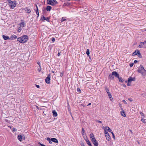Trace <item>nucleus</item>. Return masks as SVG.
<instances>
[{"mask_svg":"<svg viewBox=\"0 0 146 146\" xmlns=\"http://www.w3.org/2000/svg\"><path fill=\"white\" fill-rule=\"evenodd\" d=\"M28 39V37L27 35H24L23 36L17 38V41L21 43H25Z\"/></svg>","mask_w":146,"mask_h":146,"instance_id":"1","label":"nucleus"},{"mask_svg":"<svg viewBox=\"0 0 146 146\" xmlns=\"http://www.w3.org/2000/svg\"><path fill=\"white\" fill-rule=\"evenodd\" d=\"M138 72L140 73L142 75L145 76L146 75V70H145L144 67L141 65L138 69Z\"/></svg>","mask_w":146,"mask_h":146,"instance_id":"2","label":"nucleus"},{"mask_svg":"<svg viewBox=\"0 0 146 146\" xmlns=\"http://www.w3.org/2000/svg\"><path fill=\"white\" fill-rule=\"evenodd\" d=\"M9 3V5L10 6L11 8L13 9L16 5V2L15 1H12L11 0H8V1Z\"/></svg>","mask_w":146,"mask_h":146,"instance_id":"3","label":"nucleus"},{"mask_svg":"<svg viewBox=\"0 0 146 146\" xmlns=\"http://www.w3.org/2000/svg\"><path fill=\"white\" fill-rule=\"evenodd\" d=\"M47 3L52 6H54L58 3L56 0H47Z\"/></svg>","mask_w":146,"mask_h":146,"instance_id":"4","label":"nucleus"},{"mask_svg":"<svg viewBox=\"0 0 146 146\" xmlns=\"http://www.w3.org/2000/svg\"><path fill=\"white\" fill-rule=\"evenodd\" d=\"M47 140L48 141L49 143L51 144L52 143V141L54 142V143H58V141L57 139L55 138H52L51 139L49 137L47 138Z\"/></svg>","mask_w":146,"mask_h":146,"instance_id":"5","label":"nucleus"},{"mask_svg":"<svg viewBox=\"0 0 146 146\" xmlns=\"http://www.w3.org/2000/svg\"><path fill=\"white\" fill-rule=\"evenodd\" d=\"M146 45V40L143 42H140L139 45V47L140 48H142L143 46Z\"/></svg>","mask_w":146,"mask_h":146,"instance_id":"6","label":"nucleus"},{"mask_svg":"<svg viewBox=\"0 0 146 146\" xmlns=\"http://www.w3.org/2000/svg\"><path fill=\"white\" fill-rule=\"evenodd\" d=\"M50 74H49L48 76L46 77V83L50 84Z\"/></svg>","mask_w":146,"mask_h":146,"instance_id":"7","label":"nucleus"},{"mask_svg":"<svg viewBox=\"0 0 146 146\" xmlns=\"http://www.w3.org/2000/svg\"><path fill=\"white\" fill-rule=\"evenodd\" d=\"M112 74L113 76H114L115 77H117V78H119V74H118L115 71H113L112 72Z\"/></svg>","mask_w":146,"mask_h":146,"instance_id":"8","label":"nucleus"},{"mask_svg":"<svg viewBox=\"0 0 146 146\" xmlns=\"http://www.w3.org/2000/svg\"><path fill=\"white\" fill-rule=\"evenodd\" d=\"M135 77L132 78L131 77H129L128 78V82L129 83L131 82L132 81H135Z\"/></svg>","mask_w":146,"mask_h":146,"instance_id":"9","label":"nucleus"},{"mask_svg":"<svg viewBox=\"0 0 146 146\" xmlns=\"http://www.w3.org/2000/svg\"><path fill=\"white\" fill-rule=\"evenodd\" d=\"M105 136L106 137V139L108 141H110V140L111 137H110V136L109 135V134H107V135H105Z\"/></svg>","mask_w":146,"mask_h":146,"instance_id":"10","label":"nucleus"},{"mask_svg":"<svg viewBox=\"0 0 146 146\" xmlns=\"http://www.w3.org/2000/svg\"><path fill=\"white\" fill-rule=\"evenodd\" d=\"M121 110L123 111H121V115L124 117H125L126 116V115L125 113L123 110V108H121Z\"/></svg>","mask_w":146,"mask_h":146,"instance_id":"11","label":"nucleus"},{"mask_svg":"<svg viewBox=\"0 0 146 146\" xmlns=\"http://www.w3.org/2000/svg\"><path fill=\"white\" fill-rule=\"evenodd\" d=\"M36 9H35V10L36 12V14L38 15V17L39 16V12H38V8L37 7V6L36 5Z\"/></svg>","mask_w":146,"mask_h":146,"instance_id":"12","label":"nucleus"},{"mask_svg":"<svg viewBox=\"0 0 146 146\" xmlns=\"http://www.w3.org/2000/svg\"><path fill=\"white\" fill-rule=\"evenodd\" d=\"M3 38L5 40H7L9 39L10 38L7 36L3 35Z\"/></svg>","mask_w":146,"mask_h":146,"instance_id":"13","label":"nucleus"},{"mask_svg":"<svg viewBox=\"0 0 146 146\" xmlns=\"http://www.w3.org/2000/svg\"><path fill=\"white\" fill-rule=\"evenodd\" d=\"M139 51L138 50H136L133 54L132 56H134L136 55H137L139 52Z\"/></svg>","mask_w":146,"mask_h":146,"instance_id":"14","label":"nucleus"},{"mask_svg":"<svg viewBox=\"0 0 146 146\" xmlns=\"http://www.w3.org/2000/svg\"><path fill=\"white\" fill-rule=\"evenodd\" d=\"M17 38V36L16 35H14L11 36L10 38V39H11L13 40V39H16Z\"/></svg>","mask_w":146,"mask_h":146,"instance_id":"15","label":"nucleus"},{"mask_svg":"<svg viewBox=\"0 0 146 146\" xmlns=\"http://www.w3.org/2000/svg\"><path fill=\"white\" fill-rule=\"evenodd\" d=\"M52 7L50 6H48L46 7V10L48 11H50L52 9Z\"/></svg>","mask_w":146,"mask_h":146,"instance_id":"16","label":"nucleus"},{"mask_svg":"<svg viewBox=\"0 0 146 146\" xmlns=\"http://www.w3.org/2000/svg\"><path fill=\"white\" fill-rule=\"evenodd\" d=\"M52 112L54 116L56 117L57 116V114L56 111L55 110H53Z\"/></svg>","mask_w":146,"mask_h":146,"instance_id":"17","label":"nucleus"},{"mask_svg":"<svg viewBox=\"0 0 146 146\" xmlns=\"http://www.w3.org/2000/svg\"><path fill=\"white\" fill-rule=\"evenodd\" d=\"M108 95L109 97V98L110 99V100L112 101L113 100V98L112 97V96L111 95V94L110 93H108Z\"/></svg>","mask_w":146,"mask_h":146,"instance_id":"18","label":"nucleus"},{"mask_svg":"<svg viewBox=\"0 0 146 146\" xmlns=\"http://www.w3.org/2000/svg\"><path fill=\"white\" fill-rule=\"evenodd\" d=\"M82 134L83 137L85 136V133L84 129L83 128H82Z\"/></svg>","mask_w":146,"mask_h":146,"instance_id":"19","label":"nucleus"},{"mask_svg":"<svg viewBox=\"0 0 146 146\" xmlns=\"http://www.w3.org/2000/svg\"><path fill=\"white\" fill-rule=\"evenodd\" d=\"M20 27H25V24L24 22H21L19 24Z\"/></svg>","mask_w":146,"mask_h":146,"instance_id":"20","label":"nucleus"},{"mask_svg":"<svg viewBox=\"0 0 146 146\" xmlns=\"http://www.w3.org/2000/svg\"><path fill=\"white\" fill-rule=\"evenodd\" d=\"M113 76V75H112V74H110L109 76V78L111 80L114 79V77Z\"/></svg>","mask_w":146,"mask_h":146,"instance_id":"21","label":"nucleus"},{"mask_svg":"<svg viewBox=\"0 0 146 146\" xmlns=\"http://www.w3.org/2000/svg\"><path fill=\"white\" fill-rule=\"evenodd\" d=\"M105 129L108 130V131L111 132L112 131L108 127H106L105 128Z\"/></svg>","mask_w":146,"mask_h":146,"instance_id":"22","label":"nucleus"},{"mask_svg":"<svg viewBox=\"0 0 146 146\" xmlns=\"http://www.w3.org/2000/svg\"><path fill=\"white\" fill-rule=\"evenodd\" d=\"M93 144H94L95 146H98V142L96 140L94 141V142H92Z\"/></svg>","mask_w":146,"mask_h":146,"instance_id":"23","label":"nucleus"},{"mask_svg":"<svg viewBox=\"0 0 146 146\" xmlns=\"http://www.w3.org/2000/svg\"><path fill=\"white\" fill-rule=\"evenodd\" d=\"M17 138L20 141H21L22 139V136L19 135L18 136Z\"/></svg>","mask_w":146,"mask_h":146,"instance_id":"24","label":"nucleus"},{"mask_svg":"<svg viewBox=\"0 0 146 146\" xmlns=\"http://www.w3.org/2000/svg\"><path fill=\"white\" fill-rule=\"evenodd\" d=\"M26 12V13H30L31 12V11L30 9H29L28 8H27L25 10Z\"/></svg>","mask_w":146,"mask_h":146,"instance_id":"25","label":"nucleus"},{"mask_svg":"<svg viewBox=\"0 0 146 146\" xmlns=\"http://www.w3.org/2000/svg\"><path fill=\"white\" fill-rule=\"evenodd\" d=\"M90 136L91 139L95 137L94 134L92 133L90 134Z\"/></svg>","mask_w":146,"mask_h":146,"instance_id":"26","label":"nucleus"},{"mask_svg":"<svg viewBox=\"0 0 146 146\" xmlns=\"http://www.w3.org/2000/svg\"><path fill=\"white\" fill-rule=\"evenodd\" d=\"M118 78L119 79V82H123L124 81L122 78L121 77L120 78L119 77V78Z\"/></svg>","mask_w":146,"mask_h":146,"instance_id":"27","label":"nucleus"},{"mask_svg":"<svg viewBox=\"0 0 146 146\" xmlns=\"http://www.w3.org/2000/svg\"><path fill=\"white\" fill-rule=\"evenodd\" d=\"M86 54L88 55V56H89V54H90V50L89 49H87L86 50Z\"/></svg>","mask_w":146,"mask_h":146,"instance_id":"28","label":"nucleus"},{"mask_svg":"<svg viewBox=\"0 0 146 146\" xmlns=\"http://www.w3.org/2000/svg\"><path fill=\"white\" fill-rule=\"evenodd\" d=\"M137 55L138 56L139 58H142V55H141V54L140 53V51H139V53H138V54Z\"/></svg>","mask_w":146,"mask_h":146,"instance_id":"29","label":"nucleus"},{"mask_svg":"<svg viewBox=\"0 0 146 146\" xmlns=\"http://www.w3.org/2000/svg\"><path fill=\"white\" fill-rule=\"evenodd\" d=\"M86 143H87V144L89 145H90V144H91V143L90 142V141H89V140L88 139H87L86 140Z\"/></svg>","mask_w":146,"mask_h":146,"instance_id":"30","label":"nucleus"},{"mask_svg":"<svg viewBox=\"0 0 146 146\" xmlns=\"http://www.w3.org/2000/svg\"><path fill=\"white\" fill-rule=\"evenodd\" d=\"M91 140L92 141V142H94V141H95L96 140V139L95 138V137L93 138H92V139H91Z\"/></svg>","mask_w":146,"mask_h":146,"instance_id":"31","label":"nucleus"},{"mask_svg":"<svg viewBox=\"0 0 146 146\" xmlns=\"http://www.w3.org/2000/svg\"><path fill=\"white\" fill-rule=\"evenodd\" d=\"M38 146H45V145L41 144L40 143H38Z\"/></svg>","mask_w":146,"mask_h":146,"instance_id":"32","label":"nucleus"},{"mask_svg":"<svg viewBox=\"0 0 146 146\" xmlns=\"http://www.w3.org/2000/svg\"><path fill=\"white\" fill-rule=\"evenodd\" d=\"M141 121L143 123H146V119H141Z\"/></svg>","mask_w":146,"mask_h":146,"instance_id":"33","label":"nucleus"},{"mask_svg":"<svg viewBox=\"0 0 146 146\" xmlns=\"http://www.w3.org/2000/svg\"><path fill=\"white\" fill-rule=\"evenodd\" d=\"M105 90H106V91L107 92V93H110L109 92V89H108L107 87H106L105 88Z\"/></svg>","mask_w":146,"mask_h":146,"instance_id":"34","label":"nucleus"},{"mask_svg":"<svg viewBox=\"0 0 146 146\" xmlns=\"http://www.w3.org/2000/svg\"><path fill=\"white\" fill-rule=\"evenodd\" d=\"M66 19L64 17H63L61 19V21L62 22L66 20Z\"/></svg>","mask_w":146,"mask_h":146,"instance_id":"35","label":"nucleus"},{"mask_svg":"<svg viewBox=\"0 0 146 146\" xmlns=\"http://www.w3.org/2000/svg\"><path fill=\"white\" fill-rule=\"evenodd\" d=\"M22 30V29L21 28V27H19V28H18V31L19 32H20Z\"/></svg>","mask_w":146,"mask_h":146,"instance_id":"36","label":"nucleus"},{"mask_svg":"<svg viewBox=\"0 0 146 146\" xmlns=\"http://www.w3.org/2000/svg\"><path fill=\"white\" fill-rule=\"evenodd\" d=\"M12 130L13 131H17V129L15 128H13Z\"/></svg>","mask_w":146,"mask_h":146,"instance_id":"37","label":"nucleus"},{"mask_svg":"<svg viewBox=\"0 0 146 146\" xmlns=\"http://www.w3.org/2000/svg\"><path fill=\"white\" fill-rule=\"evenodd\" d=\"M46 21L49 22L50 21V18L48 17L46 18Z\"/></svg>","mask_w":146,"mask_h":146,"instance_id":"38","label":"nucleus"},{"mask_svg":"<svg viewBox=\"0 0 146 146\" xmlns=\"http://www.w3.org/2000/svg\"><path fill=\"white\" fill-rule=\"evenodd\" d=\"M104 131H104V133H105V135H107V134H109L108 133V132L107 131H106V130H105Z\"/></svg>","mask_w":146,"mask_h":146,"instance_id":"39","label":"nucleus"},{"mask_svg":"<svg viewBox=\"0 0 146 146\" xmlns=\"http://www.w3.org/2000/svg\"><path fill=\"white\" fill-rule=\"evenodd\" d=\"M122 102L124 103H125V104H127V102H126V101L124 100H123V101Z\"/></svg>","mask_w":146,"mask_h":146,"instance_id":"40","label":"nucleus"},{"mask_svg":"<svg viewBox=\"0 0 146 146\" xmlns=\"http://www.w3.org/2000/svg\"><path fill=\"white\" fill-rule=\"evenodd\" d=\"M111 133L112 134V135H113V138L114 139H115V136H114V133H113L112 132H112H111Z\"/></svg>","mask_w":146,"mask_h":146,"instance_id":"41","label":"nucleus"},{"mask_svg":"<svg viewBox=\"0 0 146 146\" xmlns=\"http://www.w3.org/2000/svg\"><path fill=\"white\" fill-rule=\"evenodd\" d=\"M128 100L130 102H131L133 101V100L131 98H129Z\"/></svg>","mask_w":146,"mask_h":146,"instance_id":"42","label":"nucleus"},{"mask_svg":"<svg viewBox=\"0 0 146 146\" xmlns=\"http://www.w3.org/2000/svg\"><path fill=\"white\" fill-rule=\"evenodd\" d=\"M133 63H131L130 64H129V66L130 67H132L133 66Z\"/></svg>","mask_w":146,"mask_h":146,"instance_id":"43","label":"nucleus"},{"mask_svg":"<svg viewBox=\"0 0 146 146\" xmlns=\"http://www.w3.org/2000/svg\"><path fill=\"white\" fill-rule=\"evenodd\" d=\"M41 19L42 20H46V18H45V17H43V19H42V18H41Z\"/></svg>","mask_w":146,"mask_h":146,"instance_id":"44","label":"nucleus"},{"mask_svg":"<svg viewBox=\"0 0 146 146\" xmlns=\"http://www.w3.org/2000/svg\"><path fill=\"white\" fill-rule=\"evenodd\" d=\"M55 41V39L54 38H53L52 39V42H54Z\"/></svg>","mask_w":146,"mask_h":146,"instance_id":"45","label":"nucleus"},{"mask_svg":"<svg viewBox=\"0 0 146 146\" xmlns=\"http://www.w3.org/2000/svg\"><path fill=\"white\" fill-rule=\"evenodd\" d=\"M96 121L99 123H102V121L99 120H96Z\"/></svg>","mask_w":146,"mask_h":146,"instance_id":"46","label":"nucleus"},{"mask_svg":"<svg viewBox=\"0 0 146 146\" xmlns=\"http://www.w3.org/2000/svg\"><path fill=\"white\" fill-rule=\"evenodd\" d=\"M41 67L40 66V68H38V71H41Z\"/></svg>","mask_w":146,"mask_h":146,"instance_id":"47","label":"nucleus"},{"mask_svg":"<svg viewBox=\"0 0 146 146\" xmlns=\"http://www.w3.org/2000/svg\"><path fill=\"white\" fill-rule=\"evenodd\" d=\"M140 114L142 115V116H143L144 115V113H142V112H141L140 113Z\"/></svg>","mask_w":146,"mask_h":146,"instance_id":"48","label":"nucleus"},{"mask_svg":"<svg viewBox=\"0 0 146 146\" xmlns=\"http://www.w3.org/2000/svg\"><path fill=\"white\" fill-rule=\"evenodd\" d=\"M137 61L136 60H134V63H137Z\"/></svg>","mask_w":146,"mask_h":146,"instance_id":"49","label":"nucleus"},{"mask_svg":"<svg viewBox=\"0 0 146 146\" xmlns=\"http://www.w3.org/2000/svg\"><path fill=\"white\" fill-rule=\"evenodd\" d=\"M36 86L37 88H39V85H36Z\"/></svg>","mask_w":146,"mask_h":146,"instance_id":"50","label":"nucleus"},{"mask_svg":"<svg viewBox=\"0 0 146 146\" xmlns=\"http://www.w3.org/2000/svg\"><path fill=\"white\" fill-rule=\"evenodd\" d=\"M57 55H58V56H60V52H59L58 53V54H57Z\"/></svg>","mask_w":146,"mask_h":146,"instance_id":"51","label":"nucleus"},{"mask_svg":"<svg viewBox=\"0 0 146 146\" xmlns=\"http://www.w3.org/2000/svg\"><path fill=\"white\" fill-rule=\"evenodd\" d=\"M77 90V91H78V92L80 91V90L79 88H78Z\"/></svg>","mask_w":146,"mask_h":146,"instance_id":"52","label":"nucleus"},{"mask_svg":"<svg viewBox=\"0 0 146 146\" xmlns=\"http://www.w3.org/2000/svg\"><path fill=\"white\" fill-rule=\"evenodd\" d=\"M37 63L39 66H40V62H37Z\"/></svg>","mask_w":146,"mask_h":146,"instance_id":"53","label":"nucleus"},{"mask_svg":"<svg viewBox=\"0 0 146 146\" xmlns=\"http://www.w3.org/2000/svg\"><path fill=\"white\" fill-rule=\"evenodd\" d=\"M81 146H85V145L83 143L82 144H81Z\"/></svg>","mask_w":146,"mask_h":146,"instance_id":"54","label":"nucleus"},{"mask_svg":"<svg viewBox=\"0 0 146 146\" xmlns=\"http://www.w3.org/2000/svg\"><path fill=\"white\" fill-rule=\"evenodd\" d=\"M63 76V73H60V76L61 77L62 76Z\"/></svg>","mask_w":146,"mask_h":146,"instance_id":"55","label":"nucleus"},{"mask_svg":"<svg viewBox=\"0 0 146 146\" xmlns=\"http://www.w3.org/2000/svg\"><path fill=\"white\" fill-rule=\"evenodd\" d=\"M129 131H130V132L131 133H133L132 131V130L131 129H130L129 130Z\"/></svg>","mask_w":146,"mask_h":146,"instance_id":"56","label":"nucleus"},{"mask_svg":"<svg viewBox=\"0 0 146 146\" xmlns=\"http://www.w3.org/2000/svg\"><path fill=\"white\" fill-rule=\"evenodd\" d=\"M127 85L128 86H130V84H129V83H128L127 84Z\"/></svg>","mask_w":146,"mask_h":146,"instance_id":"57","label":"nucleus"},{"mask_svg":"<svg viewBox=\"0 0 146 146\" xmlns=\"http://www.w3.org/2000/svg\"><path fill=\"white\" fill-rule=\"evenodd\" d=\"M91 104V103H90L88 104L87 106H89V105H90Z\"/></svg>","mask_w":146,"mask_h":146,"instance_id":"58","label":"nucleus"},{"mask_svg":"<svg viewBox=\"0 0 146 146\" xmlns=\"http://www.w3.org/2000/svg\"><path fill=\"white\" fill-rule=\"evenodd\" d=\"M89 145V146H92V145H91V144H90V145Z\"/></svg>","mask_w":146,"mask_h":146,"instance_id":"59","label":"nucleus"},{"mask_svg":"<svg viewBox=\"0 0 146 146\" xmlns=\"http://www.w3.org/2000/svg\"><path fill=\"white\" fill-rule=\"evenodd\" d=\"M124 87H125V86H126V85H125V84H124Z\"/></svg>","mask_w":146,"mask_h":146,"instance_id":"60","label":"nucleus"},{"mask_svg":"<svg viewBox=\"0 0 146 146\" xmlns=\"http://www.w3.org/2000/svg\"><path fill=\"white\" fill-rule=\"evenodd\" d=\"M45 81H46V79H45Z\"/></svg>","mask_w":146,"mask_h":146,"instance_id":"61","label":"nucleus"},{"mask_svg":"<svg viewBox=\"0 0 146 146\" xmlns=\"http://www.w3.org/2000/svg\"><path fill=\"white\" fill-rule=\"evenodd\" d=\"M138 143L139 144V142H138Z\"/></svg>","mask_w":146,"mask_h":146,"instance_id":"62","label":"nucleus"}]
</instances>
